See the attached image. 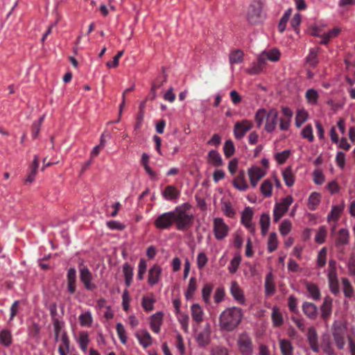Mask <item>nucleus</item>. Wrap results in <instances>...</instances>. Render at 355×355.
<instances>
[{
    "instance_id": "1",
    "label": "nucleus",
    "mask_w": 355,
    "mask_h": 355,
    "mask_svg": "<svg viewBox=\"0 0 355 355\" xmlns=\"http://www.w3.org/2000/svg\"><path fill=\"white\" fill-rule=\"evenodd\" d=\"M242 318L241 309L236 306L227 308L220 315L219 325L221 329L230 331L237 327Z\"/></svg>"
},
{
    "instance_id": "2",
    "label": "nucleus",
    "mask_w": 355,
    "mask_h": 355,
    "mask_svg": "<svg viewBox=\"0 0 355 355\" xmlns=\"http://www.w3.org/2000/svg\"><path fill=\"white\" fill-rule=\"evenodd\" d=\"M191 205L188 202L177 206L173 212L174 223L178 230H184L189 227L193 223V216L189 214Z\"/></svg>"
},
{
    "instance_id": "3",
    "label": "nucleus",
    "mask_w": 355,
    "mask_h": 355,
    "mask_svg": "<svg viewBox=\"0 0 355 355\" xmlns=\"http://www.w3.org/2000/svg\"><path fill=\"white\" fill-rule=\"evenodd\" d=\"M263 7V0H256L250 5L247 15V19L250 24L256 25L265 21L266 13Z\"/></svg>"
},
{
    "instance_id": "4",
    "label": "nucleus",
    "mask_w": 355,
    "mask_h": 355,
    "mask_svg": "<svg viewBox=\"0 0 355 355\" xmlns=\"http://www.w3.org/2000/svg\"><path fill=\"white\" fill-rule=\"evenodd\" d=\"M332 334L337 347L343 349L346 343L347 327L340 321H335L332 325Z\"/></svg>"
},
{
    "instance_id": "5",
    "label": "nucleus",
    "mask_w": 355,
    "mask_h": 355,
    "mask_svg": "<svg viewBox=\"0 0 355 355\" xmlns=\"http://www.w3.org/2000/svg\"><path fill=\"white\" fill-rule=\"evenodd\" d=\"M236 343L241 355H253L254 345L252 338L248 333L239 334Z\"/></svg>"
},
{
    "instance_id": "6",
    "label": "nucleus",
    "mask_w": 355,
    "mask_h": 355,
    "mask_svg": "<svg viewBox=\"0 0 355 355\" xmlns=\"http://www.w3.org/2000/svg\"><path fill=\"white\" fill-rule=\"evenodd\" d=\"M293 202V198L291 196H287L276 202L273 209V220L277 222L287 212L289 207Z\"/></svg>"
},
{
    "instance_id": "7",
    "label": "nucleus",
    "mask_w": 355,
    "mask_h": 355,
    "mask_svg": "<svg viewBox=\"0 0 355 355\" xmlns=\"http://www.w3.org/2000/svg\"><path fill=\"white\" fill-rule=\"evenodd\" d=\"M229 232L230 227L223 218L216 217L213 219V232L216 240H223L228 236Z\"/></svg>"
},
{
    "instance_id": "8",
    "label": "nucleus",
    "mask_w": 355,
    "mask_h": 355,
    "mask_svg": "<svg viewBox=\"0 0 355 355\" xmlns=\"http://www.w3.org/2000/svg\"><path fill=\"white\" fill-rule=\"evenodd\" d=\"M174 223V216L172 211L159 214L154 221V225L158 230L169 229Z\"/></svg>"
},
{
    "instance_id": "9",
    "label": "nucleus",
    "mask_w": 355,
    "mask_h": 355,
    "mask_svg": "<svg viewBox=\"0 0 355 355\" xmlns=\"http://www.w3.org/2000/svg\"><path fill=\"white\" fill-rule=\"evenodd\" d=\"M266 174V171L258 166H252L248 169V175L250 179V184L255 188L258 182Z\"/></svg>"
},
{
    "instance_id": "10",
    "label": "nucleus",
    "mask_w": 355,
    "mask_h": 355,
    "mask_svg": "<svg viewBox=\"0 0 355 355\" xmlns=\"http://www.w3.org/2000/svg\"><path fill=\"white\" fill-rule=\"evenodd\" d=\"M252 127V122L248 120H242L236 122L234 127V135L235 138L236 139H241Z\"/></svg>"
},
{
    "instance_id": "11",
    "label": "nucleus",
    "mask_w": 355,
    "mask_h": 355,
    "mask_svg": "<svg viewBox=\"0 0 355 355\" xmlns=\"http://www.w3.org/2000/svg\"><path fill=\"white\" fill-rule=\"evenodd\" d=\"M254 211L250 207H245L241 212V223L247 228L251 233L255 232V225L252 222V216Z\"/></svg>"
},
{
    "instance_id": "12",
    "label": "nucleus",
    "mask_w": 355,
    "mask_h": 355,
    "mask_svg": "<svg viewBox=\"0 0 355 355\" xmlns=\"http://www.w3.org/2000/svg\"><path fill=\"white\" fill-rule=\"evenodd\" d=\"M278 112L275 109L270 110L266 118L265 130L268 132H273L277 126Z\"/></svg>"
},
{
    "instance_id": "13",
    "label": "nucleus",
    "mask_w": 355,
    "mask_h": 355,
    "mask_svg": "<svg viewBox=\"0 0 355 355\" xmlns=\"http://www.w3.org/2000/svg\"><path fill=\"white\" fill-rule=\"evenodd\" d=\"M80 279L85 288L92 291L96 288V285L92 284V275L89 270L84 266L80 269Z\"/></svg>"
},
{
    "instance_id": "14",
    "label": "nucleus",
    "mask_w": 355,
    "mask_h": 355,
    "mask_svg": "<svg viewBox=\"0 0 355 355\" xmlns=\"http://www.w3.org/2000/svg\"><path fill=\"white\" fill-rule=\"evenodd\" d=\"M261 62H264L266 64V61L277 62L280 58V52L277 49H272L270 50L263 51L259 55Z\"/></svg>"
},
{
    "instance_id": "15",
    "label": "nucleus",
    "mask_w": 355,
    "mask_h": 355,
    "mask_svg": "<svg viewBox=\"0 0 355 355\" xmlns=\"http://www.w3.org/2000/svg\"><path fill=\"white\" fill-rule=\"evenodd\" d=\"M162 269L157 265L154 264L148 270V282L150 286H154L160 280Z\"/></svg>"
},
{
    "instance_id": "16",
    "label": "nucleus",
    "mask_w": 355,
    "mask_h": 355,
    "mask_svg": "<svg viewBox=\"0 0 355 355\" xmlns=\"http://www.w3.org/2000/svg\"><path fill=\"white\" fill-rule=\"evenodd\" d=\"M164 313L162 311L156 312L150 316V327L155 334L160 332L163 323Z\"/></svg>"
},
{
    "instance_id": "17",
    "label": "nucleus",
    "mask_w": 355,
    "mask_h": 355,
    "mask_svg": "<svg viewBox=\"0 0 355 355\" xmlns=\"http://www.w3.org/2000/svg\"><path fill=\"white\" fill-rule=\"evenodd\" d=\"M230 293L233 298L241 304H245V298L243 292L238 283L235 281L231 282Z\"/></svg>"
},
{
    "instance_id": "18",
    "label": "nucleus",
    "mask_w": 355,
    "mask_h": 355,
    "mask_svg": "<svg viewBox=\"0 0 355 355\" xmlns=\"http://www.w3.org/2000/svg\"><path fill=\"white\" fill-rule=\"evenodd\" d=\"M74 339L78 343L80 349L83 352H86L90 341L88 332L85 331H80L78 334L74 335Z\"/></svg>"
},
{
    "instance_id": "19",
    "label": "nucleus",
    "mask_w": 355,
    "mask_h": 355,
    "mask_svg": "<svg viewBox=\"0 0 355 355\" xmlns=\"http://www.w3.org/2000/svg\"><path fill=\"white\" fill-rule=\"evenodd\" d=\"M233 186L240 191H245L248 189V184L245 180V172L239 171V174L232 180Z\"/></svg>"
},
{
    "instance_id": "20",
    "label": "nucleus",
    "mask_w": 355,
    "mask_h": 355,
    "mask_svg": "<svg viewBox=\"0 0 355 355\" xmlns=\"http://www.w3.org/2000/svg\"><path fill=\"white\" fill-rule=\"evenodd\" d=\"M210 324H206L205 328L196 335V341L199 345H207L210 341Z\"/></svg>"
},
{
    "instance_id": "21",
    "label": "nucleus",
    "mask_w": 355,
    "mask_h": 355,
    "mask_svg": "<svg viewBox=\"0 0 355 355\" xmlns=\"http://www.w3.org/2000/svg\"><path fill=\"white\" fill-rule=\"evenodd\" d=\"M162 196L166 200L177 202L180 198V193L175 187L168 185L162 191Z\"/></svg>"
},
{
    "instance_id": "22",
    "label": "nucleus",
    "mask_w": 355,
    "mask_h": 355,
    "mask_svg": "<svg viewBox=\"0 0 355 355\" xmlns=\"http://www.w3.org/2000/svg\"><path fill=\"white\" fill-rule=\"evenodd\" d=\"M304 285L307 292V296L313 300L318 301L320 300V291L318 286L312 282H305Z\"/></svg>"
},
{
    "instance_id": "23",
    "label": "nucleus",
    "mask_w": 355,
    "mask_h": 355,
    "mask_svg": "<svg viewBox=\"0 0 355 355\" xmlns=\"http://www.w3.org/2000/svg\"><path fill=\"white\" fill-rule=\"evenodd\" d=\"M307 340L309 341L311 349L314 352H319L320 349L318 345V338L315 328L310 327L308 329Z\"/></svg>"
},
{
    "instance_id": "24",
    "label": "nucleus",
    "mask_w": 355,
    "mask_h": 355,
    "mask_svg": "<svg viewBox=\"0 0 355 355\" xmlns=\"http://www.w3.org/2000/svg\"><path fill=\"white\" fill-rule=\"evenodd\" d=\"M333 300L329 296H326L320 307L321 317L324 320L328 319L332 313Z\"/></svg>"
},
{
    "instance_id": "25",
    "label": "nucleus",
    "mask_w": 355,
    "mask_h": 355,
    "mask_svg": "<svg viewBox=\"0 0 355 355\" xmlns=\"http://www.w3.org/2000/svg\"><path fill=\"white\" fill-rule=\"evenodd\" d=\"M38 167L39 157L37 155H35L33 161L29 166L26 178L25 179V182L26 183H32L34 181L35 175L37 172Z\"/></svg>"
},
{
    "instance_id": "26",
    "label": "nucleus",
    "mask_w": 355,
    "mask_h": 355,
    "mask_svg": "<svg viewBox=\"0 0 355 355\" xmlns=\"http://www.w3.org/2000/svg\"><path fill=\"white\" fill-rule=\"evenodd\" d=\"M135 336L144 348H147L152 345V337L146 330L136 333Z\"/></svg>"
},
{
    "instance_id": "27",
    "label": "nucleus",
    "mask_w": 355,
    "mask_h": 355,
    "mask_svg": "<svg viewBox=\"0 0 355 355\" xmlns=\"http://www.w3.org/2000/svg\"><path fill=\"white\" fill-rule=\"evenodd\" d=\"M207 162L216 167L220 166L223 164L221 155L215 150H211L208 153Z\"/></svg>"
},
{
    "instance_id": "28",
    "label": "nucleus",
    "mask_w": 355,
    "mask_h": 355,
    "mask_svg": "<svg viewBox=\"0 0 355 355\" xmlns=\"http://www.w3.org/2000/svg\"><path fill=\"white\" fill-rule=\"evenodd\" d=\"M191 313L193 321L200 323L203 320L204 311L199 304L195 303L191 305Z\"/></svg>"
},
{
    "instance_id": "29",
    "label": "nucleus",
    "mask_w": 355,
    "mask_h": 355,
    "mask_svg": "<svg viewBox=\"0 0 355 355\" xmlns=\"http://www.w3.org/2000/svg\"><path fill=\"white\" fill-rule=\"evenodd\" d=\"M302 311L310 319H315L318 315V308L311 302H304L302 304Z\"/></svg>"
},
{
    "instance_id": "30",
    "label": "nucleus",
    "mask_w": 355,
    "mask_h": 355,
    "mask_svg": "<svg viewBox=\"0 0 355 355\" xmlns=\"http://www.w3.org/2000/svg\"><path fill=\"white\" fill-rule=\"evenodd\" d=\"M221 210L224 215L230 218H234L236 214V211L230 200H221Z\"/></svg>"
},
{
    "instance_id": "31",
    "label": "nucleus",
    "mask_w": 355,
    "mask_h": 355,
    "mask_svg": "<svg viewBox=\"0 0 355 355\" xmlns=\"http://www.w3.org/2000/svg\"><path fill=\"white\" fill-rule=\"evenodd\" d=\"M321 202V194L318 192H312L308 198L307 207L310 210H315Z\"/></svg>"
},
{
    "instance_id": "32",
    "label": "nucleus",
    "mask_w": 355,
    "mask_h": 355,
    "mask_svg": "<svg viewBox=\"0 0 355 355\" xmlns=\"http://www.w3.org/2000/svg\"><path fill=\"white\" fill-rule=\"evenodd\" d=\"M279 348L282 355H293L294 347L291 340L288 339H279Z\"/></svg>"
},
{
    "instance_id": "33",
    "label": "nucleus",
    "mask_w": 355,
    "mask_h": 355,
    "mask_svg": "<svg viewBox=\"0 0 355 355\" xmlns=\"http://www.w3.org/2000/svg\"><path fill=\"white\" fill-rule=\"evenodd\" d=\"M197 289V279L195 277L189 279L187 288L184 292L185 298L187 300H192Z\"/></svg>"
},
{
    "instance_id": "34",
    "label": "nucleus",
    "mask_w": 355,
    "mask_h": 355,
    "mask_svg": "<svg viewBox=\"0 0 355 355\" xmlns=\"http://www.w3.org/2000/svg\"><path fill=\"white\" fill-rule=\"evenodd\" d=\"M273 182L272 180H265L260 186V191L265 198H270L272 194Z\"/></svg>"
},
{
    "instance_id": "35",
    "label": "nucleus",
    "mask_w": 355,
    "mask_h": 355,
    "mask_svg": "<svg viewBox=\"0 0 355 355\" xmlns=\"http://www.w3.org/2000/svg\"><path fill=\"white\" fill-rule=\"evenodd\" d=\"M309 114L304 108L297 109L296 111L295 123L297 128H300L309 119Z\"/></svg>"
},
{
    "instance_id": "36",
    "label": "nucleus",
    "mask_w": 355,
    "mask_h": 355,
    "mask_svg": "<svg viewBox=\"0 0 355 355\" xmlns=\"http://www.w3.org/2000/svg\"><path fill=\"white\" fill-rule=\"evenodd\" d=\"M275 288L273 280V275L268 273L265 279V293L267 296H271L275 293Z\"/></svg>"
},
{
    "instance_id": "37",
    "label": "nucleus",
    "mask_w": 355,
    "mask_h": 355,
    "mask_svg": "<svg viewBox=\"0 0 355 355\" xmlns=\"http://www.w3.org/2000/svg\"><path fill=\"white\" fill-rule=\"evenodd\" d=\"M282 176L286 185L288 187H292L295 183V175L291 166L286 168L282 171Z\"/></svg>"
},
{
    "instance_id": "38",
    "label": "nucleus",
    "mask_w": 355,
    "mask_h": 355,
    "mask_svg": "<svg viewBox=\"0 0 355 355\" xmlns=\"http://www.w3.org/2000/svg\"><path fill=\"white\" fill-rule=\"evenodd\" d=\"M123 273L125 285L127 287H129L131 285L132 281L133 268L128 263H125L123 265Z\"/></svg>"
},
{
    "instance_id": "39",
    "label": "nucleus",
    "mask_w": 355,
    "mask_h": 355,
    "mask_svg": "<svg viewBox=\"0 0 355 355\" xmlns=\"http://www.w3.org/2000/svg\"><path fill=\"white\" fill-rule=\"evenodd\" d=\"M271 318L273 326L275 327H280L284 322L282 313L277 306L272 307Z\"/></svg>"
},
{
    "instance_id": "40",
    "label": "nucleus",
    "mask_w": 355,
    "mask_h": 355,
    "mask_svg": "<svg viewBox=\"0 0 355 355\" xmlns=\"http://www.w3.org/2000/svg\"><path fill=\"white\" fill-rule=\"evenodd\" d=\"M261 234L266 235L270 225V217L268 214H262L259 220Z\"/></svg>"
},
{
    "instance_id": "41",
    "label": "nucleus",
    "mask_w": 355,
    "mask_h": 355,
    "mask_svg": "<svg viewBox=\"0 0 355 355\" xmlns=\"http://www.w3.org/2000/svg\"><path fill=\"white\" fill-rule=\"evenodd\" d=\"M156 300L153 295L150 296H144L141 300V306L146 311L149 312L154 309V304Z\"/></svg>"
},
{
    "instance_id": "42",
    "label": "nucleus",
    "mask_w": 355,
    "mask_h": 355,
    "mask_svg": "<svg viewBox=\"0 0 355 355\" xmlns=\"http://www.w3.org/2000/svg\"><path fill=\"white\" fill-rule=\"evenodd\" d=\"M343 210V207L341 205H334L331 207L330 213L327 216L328 222H336L340 217V214Z\"/></svg>"
},
{
    "instance_id": "43",
    "label": "nucleus",
    "mask_w": 355,
    "mask_h": 355,
    "mask_svg": "<svg viewBox=\"0 0 355 355\" xmlns=\"http://www.w3.org/2000/svg\"><path fill=\"white\" fill-rule=\"evenodd\" d=\"M349 232L347 229L339 230L336 240V245H345L349 243Z\"/></svg>"
},
{
    "instance_id": "44",
    "label": "nucleus",
    "mask_w": 355,
    "mask_h": 355,
    "mask_svg": "<svg viewBox=\"0 0 355 355\" xmlns=\"http://www.w3.org/2000/svg\"><path fill=\"white\" fill-rule=\"evenodd\" d=\"M305 98L309 104L315 105L318 101L319 94L315 89H309L305 93Z\"/></svg>"
},
{
    "instance_id": "45",
    "label": "nucleus",
    "mask_w": 355,
    "mask_h": 355,
    "mask_svg": "<svg viewBox=\"0 0 355 355\" xmlns=\"http://www.w3.org/2000/svg\"><path fill=\"white\" fill-rule=\"evenodd\" d=\"M80 324L82 327H89L93 323V318L90 311H86L79 315Z\"/></svg>"
},
{
    "instance_id": "46",
    "label": "nucleus",
    "mask_w": 355,
    "mask_h": 355,
    "mask_svg": "<svg viewBox=\"0 0 355 355\" xmlns=\"http://www.w3.org/2000/svg\"><path fill=\"white\" fill-rule=\"evenodd\" d=\"M291 13H292V9L288 8L284 12L283 16L280 19L279 24H278V30L280 33H283L285 31L286 27V24L291 15Z\"/></svg>"
},
{
    "instance_id": "47",
    "label": "nucleus",
    "mask_w": 355,
    "mask_h": 355,
    "mask_svg": "<svg viewBox=\"0 0 355 355\" xmlns=\"http://www.w3.org/2000/svg\"><path fill=\"white\" fill-rule=\"evenodd\" d=\"M178 322H180L182 329L184 331H187L189 329V318L187 313L181 312L175 315Z\"/></svg>"
},
{
    "instance_id": "48",
    "label": "nucleus",
    "mask_w": 355,
    "mask_h": 355,
    "mask_svg": "<svg viewBox=\"0 0 355 355\" xmlns=\"http://www.w3.org/2000/svg\"><path fill=\"white\" fill-rule=\"evenodd\" d=\"M265 66L264 62H261L258 56L257 61L252 64L251 67L248 69V72L250 74L259 73L263 71Z\"/></svg>"
},
{
    "instance_id": "49",
    "label": "nucleus",
    "mask_w": 355,
    "mask_h": 355,
    "mask_svg": "<svg viewBox=\"0 0 355 355\" xmlns=\"http://www.w3.org/2000/svg\"><path fill=\"white\" fill-rule=\"evenodd\" d=\"M230 63L231 65L239 64L243 62V53L239 50H235L230 54Z\"/></svg>"
},
{
    "instance_id": "50",
    "label": "nucleus",
    "mask_w": 355,
    "mask_h": 355,
    "mask_svg": "<svg viewBox=\"0 0 355 355\" xmlns=\"http://www.w3.org/2000/svg\"><path fill=\"white\" fill-rule=\"evenodd\" d=\"M64 322L58 318H55L53 321V330L55 333V341L58 340V337L60 335L62 336L64 328Z\"/></svg>"
},
{
    "instance_id": "51",
    "label": "nucleus",
    "mask_w": 355,
    "mask_h": 355,
    "mask_svg": "<svg viewBox=\"0 0 355 355\" xmlns=\"http://www.w3.org/2000/svg\"><path fill=\"white\" fill-rule=\"evenodd\" d=\"M241 257L240 254H234V257L231 260L230 265L228 266L229 272L232 274L235 273L237 271L239 266L241 264Z\"/></svg>"
},
{
    "instance_id": "52",
    "label": "nucleus",
    "mask_w": 355,
    "mask_h": 355,
    "mask_svg": "<svg viewBox=\"0 0 355 355\" xmlns=\"http://www.w3.org/2000/svg\"><path fill=\"white\" fill-rule=\"evenodd\" d=\"M342 284L345 296L349 298L352 297L354 295V291L349 281L346 278H343Z\"/></svg>"
},
{
    "instance_id": "53",
    "label": "nucleus",
    "mask_w": 355,
    "mask_h": 355,
    "mask_svg": "<svg viewBox=\"0 0 355 355\" xmlns=\"http://www.w3.org/2000/svg\"><path fill=\"white\" fill-rule=\"evenodd\" d=\"M116 331L120 341L125 345L127 343V334L124 326L121 323L118 322L116 325Z\"/></svg>"
},
{
    "instance_id": "54",
    "label": "nucleus",
    "mask_w": 355,
    "mask_h": 355,
    "mask_svg": "<svg viewBox=\"0 0 355 355\" xmlns=\"http://www.w3.org/2000/svg\"><path fill=\"white\" fill-rule=\"evenodd\" d=\"M301 135L304 139H307L309 142L314 141V135L313 127L311 124H307L302 130Z\"/></svg>"
},
{
    "instance_id": "55",
    "label": "nucleus",
    "mask_w": 355,
    "mask_h": 355,
    "mask_svg": "<svg viewBox=\"0 0 355 355\" xmlns=\"http://www.w3.org/2000/svg\"><path fill=\"white\" fill-rule=\"evenodd\" d=\"M223 152L226 157H230L235 152V147L232 140L225 141L223 146Z\"/></svg>"
},
{
    "instance_id": "56",
    "label": "nucleus",
    "mask_w": 355,
    "mask_h": 355,
    "mask_svg": "<svg viewBox=\"0 0 355 355\" xmlns=\"http://www.w3.org/2000/svg\"><path fill=\"white\" fill-rule=\"evenodd\" d=\"M212 290L213 286L211 284H206L202 289V297L206 304H208L210 301Z\"/></svg>"
},
{
    "instance_id": "57",
    "label": "nucleus",
    "mask_w": 355,
    "mask_h": 355,
    "mask_svg": "<svg viewBox=\"0 0 355 355\" xmlns=\"http://www.w3.org/2000/svg\"><path fill=\"white\" fill-rule=\"evenodd\" d=\"M278 245L277 234L275 232L270 234L268 241V250L270 252L275 251Z\"/></svg>"
},
{
    "instance_id": "58",
    "label": "nucleus",
    "mask_w": 355,
    "mask_h": 355,
    "mask_svg": "<svg viewBox=\"0 0 355 355\" xmlns=\"http://www.w3.org/2000/svg\"><path fill=\"white\" fill-rule=\"evenodd\" d=\"M268 112L264 109H259L255 114L254 119L257 127H261L263 121L266 120Z\"/></svg>"
},
{
    "instance_id": "59",
    "label": "nucleus",
    "mask_w": 355,
    "mask_h": 355,
    "mask_svg": "<svg viewBox=\"0 0 355 355\" xmlns=\"http://www.w3.org/2000/svg\"><path fill=\"white\" fill-rule=\"evenodd\" d=\"M307 63L311 67H315L318 62L317 58V49H311L309 51V53L306 57Z\"/></svg>"
},
{
    "instance_id": "60",
    "label": "nucleus",
    "mask_w": 355,
    "mask_h": 355,
    "mask_svg": "<svg viewBox=\"0 0 355 355\" xmlns=\"http://www.w3.org/2000/svg\"><path fill=\"white\" fill-rule=\"evenodd\" d=\"M208 262V258L206 254L203 252H200L198 254L196 258L197 267L198 269H203Z\"/></svg>"
},
{
    "instance_id": "61",
    "label": "nucleus",
    "mask_w": 355,
    "mask_h": 355,
    "mask_svg": "<svg viewBox=\"0 0 355 355\" xmlns=\"http://www.w3.org/2000/svg\"><path fill=\"white\" fill-rule=\"evenodd\" d=\"M0 342L5 346H9L12 343V336L10 331L3 330L0 333Z\"/></svg>"
},
{
    "instance_id": "62",
    "label": "nucleus",
    "mask_w": 355,
    "mask_h": 355,
    "mask_svg": "<svg viewBox=\"0 0 355 355\" xmlns=\"http://www.w3.org/2000/svg\"><path fill=\"white\" fill-rule=\"evenodd\" d=\"M291 222L288 219H285L279 225V232L282 235L286 236L289 234L291 230Z\"/></svg>"
},
{
    "instance_id": "63",
    "label": "nucleus",
    "mask_w": 355,
    "mask_h": 355,
    "mask_svg": "<svg viewBox=\"0 0 355 355\" xmlns=\"http://www.w3.org/2000/svg\"><path fill=\"white\" fill-rule=\"evenodd\" d=\"M327 262V250L325 248H322L318 254L317 266L322 268Z\"/></svg>"
},
{
    "instance_id": "64",
    "label": "nucleus",
    "mask_w": 355,
    "mask_h": 355,
    "mask_svg": "<svg viewBox=\"0 0 355 355\" xmlns=\"http://www.w3.org/2000/svg\"><path fill=\"white\" fill-rule=\"evenodd\" d=\"M327 236V230L324 227H320L315 236V241L319 244H322L324 242Z\"/></svg>"
}]
</instances>
